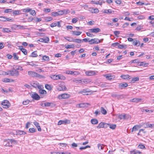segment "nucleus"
I'll return each mask as SVG.
<instances>
[{"mask_svg":"<svg viewBox=\"0 0 154 154\" xmlns=\"http://www.w3.org/2000/svg\"><path fill=\"white\" fill-rule=\"evenodd\" d=\"M90 11L92 13H97L99 12V10L97 8L91 9Z\"/></svg>","mask_w":154,"mask_h":154,"instance_id":"nucleus-23","label":"nucleus"},{"mask_svg":"<svg viewBox=\"0 0 154 154\" xmlns=\"http://www.w3.org/2000/svg\"><path fill=\"white\" fill-rule=\"evenodd\" d=\"M142 126L145 128H152L154 127V124H149L148 122L144 123L142 124Z\"/></svg>","mask_w":154,"mask_h":154,"instance_id":"nucleus-7","label":"nucleus"},{"mask_svg":"<svg viewBox=\"0 0 154 154\" xmlns=\"http://www.w3.org/2000/svg\"><path fill=\"white\" fill-rule=\"evenodd\" d=\"M138 126L137 125H135L134 126L132 129L131 132H132L134 131L138 130Z\"/></svg>","mask_w":154,"mask_h":154,"instance_id":"nucleus-43","label":"nucleus"},{"mask_svg":"<svg viewBox=\"0 0 154 154\" xmlns=\"http://www.w3.org/2000/svg\"><path fill=\"white\" fill-rule=\"evenodd\" d=\"M66 89L65 86L61 85L58 87L57 89L59 91L65 90Z\"/></svg>","mask_w":154,"mask_h":154,"instance_id":"nucleus-21","label":"nucleus"},{"mask_svg":"<svg viewBox=\"0 0 154 154\" xmlns=\"http://www.w3.org/2000/svg\"><path fill=\"white\" fill-rule=\"evenodd\" d=\"M15 68V69H16L17 70H19L20 71H23V69L22 67L19 66H16Z\"/></svg>","mask_w":154,"mask_h":154,"instance_id":"nucleus-40","label":"nucleus"},{"mask_svg":"<svg viewBox=\"0 0 154 154\" xmlns=\"http://www.w3.org/2000/svg\"><path fill=\"white\" fill-rule=\"evenodd\" d=\"M10 79L8 78H5L3 80V82H10Z\"/></svg>","mask_w":154,"mask_h":154,"instance_id":"nucleus-61","label":"nucleus"},{"mask_svg":"<svg viewBox=\"0 0 154 154\" xmlns=\"http://www.w3.org/2000/svg\"><path fill=\"white\" fill-rule=\"evenodd\" d=\"M100 111L101 113L103 115H106L107 113L106 111L103 107H101Z\"/></svg>","mask_w":154,"mask_h":154,"instance_id":"nucleus-25","label":"nucleus"},{"mask_svg":"<svg viewBox=\"0 0 154 154\" xmlns=\"http://www.w3.org/2000/svg\"><path fill=\"white\" fill-rule=\"evenodd\" d=\"M103 144H98L97 145L98 148L99 150L102 149L103 148Z\"/></svg>","mask_w":154,"mask_h":154,"instance_id":"nucleus-49","label":"nucleus"},{"mask_svg":"<svg viewBox=\"0 0 154 154\" xmlns=\"http://www.w3.org/2000/svg\"><path fill=\"white\" fill-rule=\"evenodd\" d=\"M131 154H141V152L137 151H133L131 152Z\"/></svg>","mask_w":154,"mask_h":154,"instance_id":"nucleus-45","label":"nucleus"},{"mask_svg":"<svg viewBox=\"0 0 154 154\" xmlns=\"http://www.w3.org/2000/svg\"><path fill=\"white\" fill-rule=\"evenodd\" d=\"M29 13L30 14L34 16H35L36 14V12L34 10H32L31 9V10L29 11Z\"/></svg>","mask_w":154,"mask_h":154,"instance_id":"nucleus-52","label":"nucleus"},{"mask_svg":"<svg viewBox=\"0 0 154 154\" xmlns=\"http://www.w3.org/2000/svg\"><path fill=\"white\" fill-rule=\"evenodd\" d=\"M36 130L34 128H31L29 129V131L31 133H32L36 132Z\"/></svg>","mask_w":154,"mask_h":154,"instance_id":"nucleus-44","label":"nucleus"},{"mask_svg":"<svg viewBox=\"0 0 154 154\" xmlns=\"http://www.w3.org/2000/svg\"><path fill=\"white\" fill-rule=\"evenodd\" d=\"M104 122H101L99 123L98 125L97 126V128H103Z\"/></svg>","mask_w":154,"mask_h":154,"instance_id":"nucleus-38","label":"nucleus"},{"mask_svg":"<svg viewBox=\"0 0 154 154\" xmlns=\"http://www.w3.org/2000/svg\"><path fill=\"white\" fill-rule=\"evenodd\" d=\"M38 92L40 94H46V91L44 90L40 89L39 90Z\"/></svg>","mask_w":154,"mask_h":154,"instance_id":"nucleus-31","label":"nucleus"},{"mask_svg":"<svg viewBox=\"0 0 154 154\" xmlns=\"http://www.w3.org/2000/svg\"><path fill=\"white\" fill-rule=\"evenodd\" d=\"M104 76L106 77L107 79L109 80H111L112 79V76L109 74H108V75H104Z\"/></svg>","mask_w":154,"mask_h":154,"instance_id":"nucleus-33","label":"nucleus"},{"mask_svg":"<svg viewBox=\"0 0 154 154\" xmlns=\"http://www.w3.org/2000/svg\"><path fill=\"white\" fill-rule=\"evenodd\" d=\"M26 134V132L18 130L17 131V135H21L22 134Z\"/></svg>","mask_w":154,"mask_h":154,"instance_id":"nucleus-24","label":"nucleus"},{"mask_svg":"<svg viewBox=\"0 0 154 154\" xmlns=\"http://www.w3.org/2000/svg\"><path fill=\"white\" fill-rule=\"evenodd\" d=\"M31 10V9L29 8H27L23 9V12H29Z\"/></svg>","mask_w":154,"mask_h":154,"instance_id":"nucleus-36","label":"nucleus"},{"mask_svg":"<svg viewBox=\"0 0 154 154\" xmlns=\"http://www.w3.org/2000/svg\"><path fill=\"white\" fill-rule=\"evenodd\" d=\"M141 99L134 98L130 100V102H135L136 103H137L138 102L141 101Z\"/></svg>","mask_w":154,"mask_h":154,"instance_id":"nucleus-14","label":"nucleus"},{"mask_svg":"<svg viewBox=\"0 0 154 154\" xmlns=\"http://www.w3.org/2000/svg\"><path fill=\"white\" fill-rule=\"evenodd\" d=\"M78 21V18L75 17L73 18L72 20V22L73 23H76Z\"/></svg>","mask_w":154,"mask_h":154,"instance_id":"nucleus-60","label":"nucleus"},{"mask_svg":"<svg viewBox=\"0 0 154 154\" xmlns=\"http://www.w3.org/2000/svg\"><path fill=\"white\" fill-rule=\"evenodd\" d=\"M89 31L90 33H97L100 32L101 30L98 28L90 29Z\"/></svg>","mask_w":154,"mask_h":154,"instance_id":"nucleus-10","label":"nucleus"},{"mask_svg":"<svg viewBox=\"0 0 154 154\" xmlns=\"http://www.w3.org/2000/svg\"><path fill=\"white\" fill-rule=\"evenodd\" d=\"M30 101L28 100L23 101V103L24 105H26L29 103Z\"/></svg>","mask_w":154,"mask_h":154,"instance_id":"nucleus-63","label":"nucleus"},{"mask_svg":"<svg viewBox=\"0 0 154 154\" xmlns=\"http://www.w3.org/2000/svg\"><path fill=\"white\" fill-rule=\"evenodd\" d=\"M86 79H82L81 80H73V82L76 83H81L82 82H85V81L86 82Z\"/></svg>","mask_w":154,"mask_h":154,"instance_id":"nucleus-15","label":"nucleus"},{"mask_svg":"<svg viewBox=\"0 0 154 154\" xmlns=\"http://www.w3.org/2000/svg\"><path fill=\"white\" fill-rule=\"evenodd\" d=\"M70 123V121L68 119H65L64 120H60L58 122V125H60L61 124L66 125L68 124H69Z\"/></svg>","mask_w":154,"mask_h":154,"instance_id":"nucleus-6","label":"nucleus"},{"mask_svg":"<svg viewBox=\"0 0 154 154\" xmlns=\"http://www.w3.org/2000/svg\"><path fill=\"white\" fill-rule=\"evenodd\" d=\"M3 32H11L10 29L7 28H3Z\"/></svg>","mask_w":154,"mask_h":154,"instance_id":"nucleus-41","label":"nucleus"},{"mask_svg":"<svg viewBox=\"0 0 154 154\" xmlns=\"http://www.w3.org/2000/svg\"><path fill=\"white\" fill-rule=\"evenodd\" d=\"M12 10L11 9H5L4 12L5 13H8L9 12H11L12 11Z\"/></svg>","mask_w":154,"mask_h":154,"instance_id":"nucleus-56","label":"nucleus"},{"mask_svg":"<svg viewBox=\"0 0 154 154\" xmlns=\"http://www.w3.org/2000/svg\"><path fill=\"white\" fill-rule=\"evenodd\" d=\"M91 122L92 124L95 125L98 124V121L96 119H92L91 120Z\"/></svg>","mask_w":154,"mask_h":154,"instance_id":"nucleus-27","label":"nucleus"},{"mask_svg":"<svg viewBox=\"0 0 154 154\" xmlns=\"http://www.w3.org/2000/svg\"><path fill=\"white\" fill-rule=\"evenodd\" d=\"M139 63H140L138 65L140 66H146L148 65V63H144V62H139Z\"/></svg>","mask_w":154,"mask_h":154,"instance_id":"nucleus-32","label":"nucleus"},{"mask_svg":"<svg viewBox=\"0 0 154 154\" xmlns=\"http://www.w3.org/2000/svg\"><path fill=\"white\" fill-rule=\"evenodd\" d=\"M88 42H90V44H97L101 42L100 40L97 38L91 39L90 40H89Z\"/></svg>","mask_w":154,"mask_h":154,"instance_id":"nucleus-5","label":"nucleus"},{"mask_svg":"<svg viewBox=\"0 0 154 154\" xmlns=\"http://www.w3.org/2000/svg\"><path fill=\"white\" fill-rule=\"evenodd\" d=\"M103 12L106 14H110L112 13V11L111 9H105L103 11Z\"/></svg>","mask_w":154,"mask_h":154,"instance_id":"nucleus-34","label":"nucleus"},{"mask_svg":"<svg viewBox=\"0 0 154 154\" xmlns=\"http://www.w3.org/2000/svg\"><path fill=\"white\" fill-rule=\"evenodd\" d=\"M94 113L96 115V116H97L98 115H100V110L97 109L95 111Z\"/></svg>","mask_w":154,"mask_h":154,"instance_id":"nucleus-64","label":"nucleus"},{"mask_svg":"<svg viewBox=\"0 0 154 154\" xmlns=\"http://www.w3.org/2000/svg\"><path fill=\"white\" fill-rule=\"evenodd\" d=\"M139 78L138 77H136L133 78L131 81V83H134L135 82L139 80Z\"/></svg>","mask_w":154,"mask_h":154,"instance_id":"nucleus-30","label":"nucleus"},{"mask_svg":"<svg viewBox=\"0 0 154 154\" xmlns=\"http://www.w3.org/2000/svg\"><path fill=\"white\" fill-rule=\"evenodd\" d=\"M86 34L88 36L91 37H93L94 36V35L92 34L90 32H87Z\"/></svg>","mask_w":154,"mask_h":154,"instance_id":"nucleus-57","label":"nucleus"},{"mask_svg":"<svg viewBox=\"0 0 154 154\" xmlns=\"http://www.w3.org/2000/svg\"><path fill=\"white\" fill-rule=\"evenodd\" d=\"M125 97V95L122 94V95H117V96L116 97V98L118 99H122V98H123Z\"/></svg>","mask_w":154,"mask_h":154,"instance_id":"nucleus-48","label":"nucleus"},{"mask_svg":"<svg viewBox=\"0 0 154 154\" xmlns=\"http://www.w3.org/2000/svg\"><path fill=\"white\" fill-rule=\"evenodd\" d=\"M91 147L90 146H88V145H87L85 147H80L79 148V149L81 150H82L83 149H85L87 148H90Z\"/></svg>","mask_w":154,"mask_h":154,"instance_id":"nucleus-58","label":"nucleus"},{"mask_svg":"<svg viewBox=\"0 0 154 154\" xmlns=\"http://www.w3.org/2000/svg\"><path fill=\"white\" fill-rule=\"evenodd\" d=\"M31 96L32 98L36 100H38L40 98V96L38 95L37 93H34L33 94H32Z\"/></svg>","mask_w":154,"mask_h":154,"instance_id":"nucleus-11","label":"nucleus"},{"mask_svg":"<svg viewBox=\"0 0 154 154\" xmlns=\"http://www.w3.org/2000/svg\"><path fill=\"white\" fill-rule=\"evenodd\" d=\"M4 144V146H12V143L11 142L10 139L6 140H5Z\"/></svg>","mask_w":154,"mask_h":154,"instance_id":"nucleus-9","label":"nucleus"},{"mask_svg":"<svg viewBox=\"0 0 154 154\" xmlns=\"http://www.w3.org/2000/svg\"><path fill=\"white\" fill-rule=\"evenodd\" d=\"M74 45L73 44L70 45H67L65 47L67 49H69L71 48H73L74 47Z\"/></svg>","mask_w":154,"mask_h":154,"instance_id":"nucleus-47","label":"nucleus"},{"mask_svg":"<svg viewBox=\"0 0 154 154\" xmlns=\"http://www.w3.org/2000/svg\"><path fill=\"white\" fill-rule=\"evenodd\" d=\"M13 70H10L8 71V74L13 76L17 77L19 75V72L13 68Z\"/></svg>","mask_w":154,"mask_h":154,"instance_id":"nucleus-3","label":"nucleus"},{"mask_svg":"<svg viewBox=\"0 0 154 154\" xmlns=\"http://www.w3.org/2000/svg\"><path fill=\"white\" fill-rule=\"evenodd\" d=\"M70 97V95L67 94H63L59 96L60 99H67L69 98Z\"/></svg>","mask_w":154,"mask_h":154,"instance_id":"nucleus-8","label":"nucleus"},{"mask_svg":"<svg viewBox=\"0 0 154 154\" xmlns=\"http://www.w3.org/2000/svg\"><path fill=\"white\" fill-rule=\"evenodd\" d=\"M28 74L30 76L33 77H36L39 78H45L44 76L39 75L33 71H29Z\"/></svg>","mask_w":154,"mask_h":154,"instance_id":"nucleus-1","label":"nucleus"},{"mask_svg":"<svg viewBox=\"0 0 154 154\" xmlns=\"http://www.w3.org/2000/svg\"><path fill=\"white\" fill-rule=\"evenodd\" d=\"M138 147L139 148H140V149H143L145 148V146L144 145H142V144H139L138 146Z\"/></svg>","mask_w":154,"mask_h":154,"instance_id":"nucleus-62","label":"nucleus"},{"mask_svg":"<svg viewBox=\"0 0 154 154\" xmlns=\"http://www.w3.org/2000/svg\"><path fill=\"white\" fill-rule=\"evenodd\" d=\"M0 21L6 22V17H0Z\"/></svg>","mask_w":154,"mask_h":154,"instance_id":"nucleus-55","label":"nucleus"},{"mask_svg":"<svg viewBox=\"0 0 154 154\" xmlns=\"http://www.w3.org/2000/svg\"><path fill=\"white\" fill-rule=\"evenodd\" d=\"M88 92V91L87 90L83 89V90L79 91V93L82 94L84 95H88V94H84V93H87Z\"/></svg>","mask_w":154,"mask_h":154,"instance_id":"nucleus-46","label":"nucleus"},{"mask_svg":"<svg viewBox=\"0 0 154 154\" xmlns=\"http://www.w3.org/2000/svg\"><path fill=\"white\" fill-rule=\"evenodd\" d=\"M132 44L134 45L139 46L140 45V42L139 40H136L135 41H133Z\"/></svg>","mask_w":154,"mask_h":154,"instance_id":"nucleus-28","label":"nucleus"},{"mask_svg":"<svg viewBox=\"0 0 154 154\" xmlns=\"http://www.w3.org/2000/svg\"><path fill=\"white\" fill-rule=\"evenodd\" d=\"M88 105H90V104L88 103H82L79 104V106L80 108H83L87 106Z\"/></svg>","mask_w":154,"mask_h":154,"instance_id":"nucleus-26","label":"nucleus"},{"mask_svg":"<svg viewBox=\"0 0 154 154\" xmlns=\"http://www.w3.org/2000/svg\"><path fill=\"white\" fill-rule=\"evenodd\" d=\"M128 86V84L126 83L123 84L121 83L119 84L118 87L120 89H122L123 88H125Z\"/></svg>","mask_w":154,"mask_h":154,"instance_id":"nucleus-13","label":"nucleus"},{"mask_svg":"<svg viewBox=\"0 0 154 154\" xmlns=\"http://www.w3.org/2000/svg\"><path fill=\"white\" fill-rule=\"evenodd\" d=\"M116 125L115 124H110L109 125V128L112 129H114L116 127Z\"/></svg>","mask_w":154,"mask_h":154,"instance_id":"nucleus-39","label":"nucleus"},{"mask_svg":"<svg viewBox=\"0 0 154 154\" xmlns=\"http://www.w3.org/2000/svg\"><path fill=\"white\" fill-rule=\"evenodd\" d=\"M38 84H39V83L36 81L32 82L30 84L32 86L35 88H37Z\"/></svg>","mask_w":154,"mask_h":154,"instance_id":"nucleus-20","label":"nucleus"},{"mask_svg":"<svg viewBox=\"0 0 154 154\" xmlns=\"http://www.w3.org/2000/svg\"><path fill=\"white\" fill-rule=\"evenodd\" d=\"M120 77L124 79H129L130 78V76L128 75H122Z\"/></svg>","mask_w":154,"mask_h":154,"instance_id":"nucleus-22","label":"nucleus"},{"mask_svg":"<svg viewBox=\"0 0 154 154\" xmlns=\"http://www.w3.org/2000/svg\"><path fill=\"white\" fill-rule=\"evenodd\" d=\"M119 118L121 119H125L127 118H126V115H120L119 116Z\"/></svg>","mask_w":154,"mask_h":154,"instance_id":"nucleus-42","label":"nucleus"},{"mask_svg":"<svg viewBox=\"0 0 154 154\" xmlns=\"http://www.w3.org/2000/svg\"><path fill=\"white\" fill-rule=\"evenodd\" d=\"M45 87L46 89L48 90H51L52 89L51 86L48 84H46L45 85Z\"/></svg>","mask_w":154,"mask_h":154,"instance_id":"nucleus-35","label":"nucleus"},{"mask_svg":"<svg viewBox=\"0 0 154 154\" xmlns=\"http://www.w3.org/2000/svg\"><path fill=\"white\" fill-rule=\"evenodd\" d=\"M53 20V18L51 17H46L45 19V21L47 22V21H50Z\"/></svg>","mask_w":154,"mask_h":154,"instance_id":"nucleus-54","label":"nucleus"},{"mask_svg":"<svg viewBox=\"0 0 154 154\" xmlns=\"http://www.w3.org/2000/svg\"><path fill=\"white\" fill-rule=\"evenodd\" d=\"M3 107L5 108H8L10 106V103L7 100H4L1 103Z\"/></svg>","mask_w":154,"mask_h":154,"instance_id":"nucleus-4","label":"nucleus"},{"mask_svg":"<svg viewBox=\"0 0 154 154\" xmlns=\"http://www.w3.org/2000/svg\"><path fill=\"white\" fill-rule=\"evenodd\" d=\"M64 38L65 39L70 42H73L77 43H80L82 42V40L79 39H74L73 38L68 37H65Z\"/></svg>","mask_w":154,"mask_h":154,"instance_id":"nucleus-2","label":"nucleus"},{"mask_svg":"<svg viewBox=\"0 0 154 154\" xmlns=\"http://www.w3.org/2000/svg\"><path fill=\"white\" fill-rule=\"evenodd\" d=\"M63 14H67L70 12V11L69 9H64L63 10Z\"/></svg>","mask_w":154,"mask_h":154,"instance_id":"nucleus-37","label":"nucleus"},{"mask_svg":"<svg viewBox=\"0 0 154 154\" xmlns=\"http://www.w3.org/2000/svg\"><path fill=\"white\" fill-rule=\"evenodd\" d=\"M85 74L87 76H93L96 75V72L95 71H89L85 72Z\"/></svg>","mask_w":154,"mask_h":154,"instance_id":"nucleus-12","label":"nucleus"},{"mask_svg":"<svg viewBox=\"0 0 154 154\" xmlns=\"http://www.w3.org/2000/svg\"><path fill=\"white\" fill-rule=\"evenodd\" d=\"M19 49H20L21 51H22V52L25 54L26 55L27 54V51L26 50L23 48V46H20L19 47Z\"/></svg>","mask_w":154,"mask_h":154,"instance_id":"nucleus-17","label":"nucleus"},{"mask_svg":"<svg viewBox=\"0 0 154 154\" xmlns=\"http://www.w3.org/2000/svg\"><path fill=\"white\" fill-rule=\"evenodd\" d=\"M43 59L45 60L49 61V58L48 56H44L42 57Z\"/></svg>","mask_w":154,"mask_h":154,"instance_id":"nucleus-51","label":"nucleus"},{"mask_svg":"<svg viewBox=\"0 0 154 154\" xmlns=\"http://www.w3.org/2000/svg\"><path fill=\"white\" fill-rule=\"evenodd\" d=\"M13 58L15 60H18L19 57L17 56L16 53H14L13 54Z\"/></svg>","mask_w":154,"mask_h":154,"instance_id":"nucleus-50","label":"nucleus"},{"mask_svg":"<svg viewBox=\"0 0 154 154\" xmlns=\"http://www.w3.org/2000/svg\"><path fill=\"white\" fill-rule=\"evenodd\" d=\"M34 124L36 127L38 131H41V128L39 125V123L37 122H33Z\"/></svg>","mask_w":154,"mask_h":154,"instance_id":"nucleus-19","label":"nucleus"},{"mask_svg":"<svg viewBox=\"0 0 154 154\" xmlns=\"http://www.w3.org/2000/svg\"><path fill=\"white\" fill-rule=\"evenodd\" d=\"M50 77L52 79L54 80H57L58 79L59 75H51Z\"/></svg>","mask_w":154,"mask_h":154,"instance_id":"nucleus-16","label":"nucleus"},{"mask_svg":"<svg viewBox=\"0 0 154 154\" xmlns=\"http://www.w3.org/2000/svg\"><path fill=\"white\" fill-rule=\"evenodd\" d=\"M72 34L73 35L76 36H79L81 35L82 33V32L80 31H72Z\"/></svg>","mask_w":154,"mask_h":154,"instance_id":"nucleus-18","label":"nucleus"},{"mask_svg":"<svg viewBox=\"0 0 154 154\" xmlns=\"http://www.w3.org/2000/svg\"><path fill=\"white\" fill-rule=\"evenodd\" d=\"M37 56V51H35L32 53L31 55L30 56L32 57H36Z\"/></svg>","mask_w":154,"mask_h":154,"instance_id":"nucleus-29","label":"nucleus"},{"mask_svg":"<svg viewBox=\"0 0 154 154\" xmlns=\"http://www.w3.org/2000/svg\"><path fill=\"white\" fill-rule=\"evenodd\" d=\"M51 15L52 16H54V17H55V16H59L58 14V12H52L51 13Z\"/></svg>","mask_w":154,"mask_h":154,"instance_id":"nucleus-59","label":"nucleus"},{"mask_svg":"<svg viewBox=\"0 0 154 154\" xmlns=\"http://www.w3.org/2000/svg\"><path fill=\"white\" fill-rule=\"evenodd\" d=\"M44 42L45 43H47L48 41H49V38L48 37H46L44 38H43Z\"/></svg>","mask_w":154,"mask_h":154,"instance_id":"nucleus-53","label":"nucleus"}]
</instances>
